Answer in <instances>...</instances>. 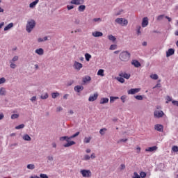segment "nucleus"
I'll list each match as a JSON object with an SVG mask.
<instances>
[{
    "instance_id": "09e8293b",
    "label": "nucleus",
    "mask_w": 178,
    "mask_h": 178,
    "mask_svg": "<svg viewBox=\"0 0 178 178\" xmlns=\"http://www.w3.org/2000/svg\"><path fill=\"white\" fill-rule=\"evenodd\" d=\"M146 176H147V173H145V172H140V177L141 178L146 177Z\"/></svg>"
},
{
    "instance_id": "c756f323",
    "label": "nucleus",
    "mask_w": 178,
    "mask_h": 178,
    "mask_svg": "<svg viewBox=\"0 0 178 178\" xmlns=\"http://www.w3.org/2000/svg\"><path fill=\"white\" fill-rule=\"evenodd\" d=\"M19 60V56H15L12 60H10V63H15V62H17Z\"/></svg>"
},
{
    "instance_id": "f704fd0d",
    "label": "nucleus",
    "mask_w": 178,
    "mask_h": 178,
    "mask_svg": "<svg viewBox=\"0 0 178 178\" xmlns=\"http://www.w3.org/2000/svg\"><path fill=\"white\" fill-rule=\"evenodd\" d=\"M59 92H53L51 93V98H53V99H55V98H56L57 97H59Z\"/></svg>"
},
{
    "instance_id": "4468645a",
    "label": "nucleus",
    "mask_w": 178,
    "mask_h": 178,
    "mask_svg": "<svg viewBox=\"0 0 178 178\" xmlns=\"http://www.w3.org/2000/svg\"><path fill=\"white\" fill-rule=\"evenodd\" d=\"M158 149V147L153 146L145 149L146 152H155Z\"/></svg>"
},
{
    "instance_id": "69168bd1",
    "label": "nucleus",
    "mask_w": 178,
    "mask_h": 178,
    "mask_svg": "<svg viewBox=\"0 0 178 178\" xmlns=\"http://www.w3.org/2000/svg\"><path fill=\"white\" fill-rule=\"evenodd\" d=\"M172 104H173V105H175V106H178V101L173 100L172 102Z\"/></svg>"
},
{
    "instance_id": "cd10ccee",
    "label": "nucleus",
    "mask_w": 178,
    "mask_h": 178,
    "mask_svg": "<svg viewBox=\"0 0 178 178\" xmlns=\"http://www.w3.org/2000/svg\"><path fill=\"white\" fill-rule=\"evenodd\" d=\"M150 79H152V80H158V79H159V76L156 74H152L150 75Z\"/></svg>"
},
{
    "instance_id": "e433bc0d",
    "label": "nucleus",
    "mask_w": 178,
    "mask_h": 178,
    "mask_svg": "<svg viewBox=\"0 0 178 178\" xmlns=\"http://www.w3.org/2000/svg\"><path fill=\"white\" fill-rule=\"evenodd\" d=\"M136 33L138 35H140L141 34V26H138L136 29Z\"/></svg>"
},
{
    "instance_id": "58836bf2",
    "label": "nucleus",
    "mask_w": 178,
    "mask_h": 178,
    "mask_svg": "<svg viewBox=\"0 0 178 178\" xmlns=\"http://www.w3.org/2000/svg\"><path fill=\"white\" fill-rule=\"evenodd\" d=\"M115 99H119V97H110L111 104H113V102H115Z\"/></svg>"
},
{
    "instance_id": "680f3d73",
    "label": "nucleus",
    "mask_w": 178,
    "mask_h": 178,
    "mask_svg": "<svg viewBox=\"0 0 178 178\" xmlns=\"http://www.w3.org/2000/svg\"><path fill=\"white\" fill-rule=\"evenodd\" d=\"M74 6H67V10H72V9H74Z\"/></svg>"
},
{
    "instance_id": "20e7f679",
    "label": "nucleus",
    "mask_w": 178,
    "mask_h": 178,
    "mask_svg": "<svg viewBox=\"0 0 178 178\" xmlns=\"http://www.w3.org/2000/svg\"><path fill=\"white\" fill-rule=\"evenodd\" d=\"M115 23L117 24H120V26H125L129 24V21H127L125 18H117L115 19Z\"/></svg>"
},
{
    "instance_id": "72a5a7b5",
    "label": "nucleus",
    "mask_w": 178,
    "mask_h": 178,
    "mask_svg": "<svg viewBox=\"0 0 178 178\" xmlns=\"http://www.w3.org/2000/svg\"><path fill=\"white\" fill-rule=\"evenodd\" d=\"M92 23H101V22H102V19L101 18H94L92 20Z\"/></svg>"
},
{
    "instance_id": "c03bdc74",
    "label": "nucleus",
    "mask_w": 178,
    "mask_h": 178,
    "mask_svg": "<svg viewBox=\"0 0 178 178\" xmlns=\"http://www.w3.org/2000/svg\"><path fill=\"white\" fill-rule=\"evenodd\" d=\"M48 97H49L48 93H45L44 95H42L40 98L41 99H48Z\"/></svg>"
},
{
    "instance_id": "2eb2a0df",
    "label": "nucleus",
    "mask_w": 178,
    "mask_h": 178,
    "mask_svg": "<svg viewBox=\"0 0 178 178\" xmlns=\"http://www.w3.org/2000/svg\"><path fill=\"white\" fill-rule=\"evenodd\" d=\"M154 129L157 131H160L162 132L163 131V125L162 124H156L154 125Z\"/></svg>"
},
{
    "instance_id": "f03ea898",
    "label": "nucleus",
    "mask_w": 178,
    "mask_h": 178,
    "mask_svg": "<svg viewBox=\"0 0 178 178\" xmlns=\"http://www.w3.org/2000/svg\"><path fill=\"white\" fill-rule=\"evenodd\" d=\"M34 27H35V20L33 19H29L26 25V31L28 33H31L34 30Z\"/></svg>"
},
{
    "instance_id": "dca6fc26",
    "label": "nucleus",
    "mask_w": 178,
    "mask_h": 178,
    "mask_svg": "<svg viewBox=\"0 0 178 178\" xmlns=\"http://www.w3.org/2000/svg\"><path fill=\"white\" fill-rule=\"evenodd\" d=\"M172 55H175V50L173 49H169L166 51V57L169 58V56H172Z\"/></svg>"
},
{
    "instance_id": "37998d69",
    "label": "nucleus",
    "mask_w": 178,
    "mask_h": 178,
    "mask_svg": "<svg viewBox=\"0 0 178 178\" xmlns=\"http://www.w3.org/2000/svg\"><path fill=\"white\" fill-rule=\"evenodd\" d=\"M10 67L11 69H16L17 67V65L15 64V63H10Z\"/></svg>"
},
{
    "instance_id": "ddd939ff",
    "label": "nucleus",
    "mask_w": 178,
    "mask_h": 178,
    "mask_svg": "<svg viewBox=\"0 0 178 178\" xmlns=\"http://www.w3.org/2000/svg\"><path fill=\"white\" fill-rule=\"evenodd\" d=\"M131 75L130 74H127L126 72H122L119 74L120 77H123L124 79H126L127 80H129L130 79V76Z\"/></svg>"
},
{
    "instance_id": "4c0bfd02",
    "label": "nucleus",
    "mask_w": 178,
    "mask_h": 178,
    "mask_svg": "<svg viewBox=\"0 0 178 178\" xmlns=\"http://www.w3.org/2000/svg\"><path fill=\"white\" fill-rule=\"evenodd\" d=\"M47 162L49 163V162H52L54 161V156H48L47 157Z\"/></svg>"
},
{
    "instance_id": "423d86ee",
    "label": "nucleus",
    "mask_w": 178,
    "mask_h": 178,
    "mask_svg": "<svg viewBox=\"0 0 178 178\" xmlns=\"http://www.w3.org/2000/svg\"><path fill=\"white\" fill-rule=\"evenodd\" d=\"M80 172L82 175L83 177L90 178L91 177V176H92V173L90 170H81Z\"/></svg>"
},
{
    "instance_id": "f257e3e1",
    "label": "nucleus",
    "mask_w": 178,
    "mask_h": 178,
    "mask_svg": "<svg viewBox=\"0 0 178 178\" xmlns=\"http://www.w3.org/2000/svg\"><path fill=\"white\" fill-rule=\"evenodd\" d=\"M80 134V132L78 131L76 134H74V135L71 136H62L60 138V141H66L67 143L64 144L63 147H65V148H69V147H72V145H74V144H76V142L71 140L72 138H74L76 137H77V136H79Z\"/></svg>"
},
{
    "instance_id": "9d476101",
    "label": "nucleus",
    "mask_w": 178,
    "mask_h": 178,
    "mask_svg": "<svg viewBox=\"0 0 178 178\" xmlns=\"http://www.w3.org/2000/svg\"><path fill=\"white\" fill-rule=\"evenodd\" d=\"M82 81L83 83V85L90 83V81H91V76L88 75L84 76L82 78Z\"/></svg>"
},
{
    "instance_id": "8fccbe9b",
    "label": "nucleus",
    "mask_w": 178,
    "mask_h": 178,
    "mask_svg": "<svg viewBox=\"0 0 178 178\" xmlns=\"http://www.w3.org/2000/svg\"><path fill=\"white\" fill-rule=\"evenodd\" d=\"M123 13V10L121 9L118 12L115 13V16H120V15H122Z\"/></svg>"
},
{
    "instance_id": "052dcab7",
    "label": "nucleus",
    "mask_w": 178,
    "mask_h": 178,
    "mask_svg": "<svg viewBox=\"0 0 178 178\" xmlns=\"http://www.w3.org/2000/svg\"><path fill=\"white\" fill-rule=\"evenodd\" d=\"M62 111H63V108H62V106L57 107L56 112H62Z\"/></svg>"
},
{
    "instance_id": "f3484780",
    "label": "nucleus",
    "mask_w": 178,
    "mask_h": 178,
    "mask_svg": "<svg viewBox=\"0 0 178 178\" xmlns=\"http://www.w3.org/2000/svg\"><path fill=\"white\" fill-rule=\"evenodd\" d=\"M92 35L93 37H102V35H104V33H102V32H99V31H95L92 33Z\"/></svg>"
},
{
    "instance_id": "338daca9",
    "label": "nucleus",
    "mask_w": 178,
    "mask_h": 178,
    "mask_svg": "<svg viewBox=\"0 0 178 178\" xmlns=\"http://www.w3.org/2000/svg\"><path fill=\"white\" fill-rule=\"evenodd\" d=\"M73 83H74V81L71 80V81L67 82V86H72V84H73Z\"/></svg>"
},
{
    "instance_id": "7ed1b4c3",
    "label": "nucleus",
    "mask_w": 178,
    "mask_h": 178,
    "mask_svg": "<svg viewBox=\"0 0 178 178\" xmlns=\"http://www.w3.org/2000/svg\"><path fill=\"white\" fill-rule=\"evenodd\" d=\"M130 52L128 51H122L120 54V59L122 62H128V60L130 59Z\"/></svg>"
},
{
    "instance_id": "bf43d9fd",
    "label": "nucleus",
    "mask_w": 178,
    "mask_h": 178,
    "mask_svg": "<svg viewBox=\"0 0 178 178\" xmlns=\"http://www.w3.org/2000/svg\"><path fill=\"white\" fill-rule=\"evenodd\" d=\"M90 157V159H95L97 158V156H95V153H92Z\"/></svg>"
},
{
    "instance_id": "a18cd8bd",
    "label": "nucleus",
    "mask_w": 178,
    "mask_h": 178,
    "mask_svg": "<svg viewBox=\"0 0 178 178\" xmlns=\"http://www.w3.org/2000/svg\"><path fill=\"white\" fill-rule=\"evenodd\" d=\"M127 98V96H126V95H122L120 97V99H121L122 102H123V104H124L126 102V99Z\"/></svg>"
},
{
    "instance_id": "13d9d810",
    "label": "nucleus",
    "mask_w": 178,
    "mask_h": 178,
    "mask_svg": "<svg viewBox=\"0 0 178 178\" xmlns=\"http://www.w3.org/2000/svg\"><path fill=\"white\" fill-rule=\"evenodd\" d=\"M39 177L40 178H48V175H47V174H40Z\"/></svg>"
},
{
    "instance_id": "9b49d317",
    "label": "nucleus",
    "mask_w": 178,
    "mask_h": 178,
    "mask_svg": "<svg viewBox=\"0 0 178 178\" xmlns=\"http://www.w3.org/2000/svg\"><path fill=\"white\" fill-rule=\"evenodd\" d=\"M149 24L148 17H145L142 19V27L145 28Z\"/></svg>"
},
{
    "instance_id": "79ce46f5",
    "label": "nucleus",
    "mask_w": 178,
    "mask_h": 178,
    "mask_svg": "<svg viewBox=\"0 0 178 178\" xmlns=\"http://www.w3.org/2000/svg\"><path fill=\"white\" fill-rule=\"evenodd\" d=\"M116 48H118V46H117L116 44H111V45L110 46L109 49H110L111 51H115V49H116Z\"/></svg>"
},
{
    "instance_id": "864d4df0",
    "label": "nucleus",
    "mask_w": 178,
    "mask_h": 178,
    "mask_svg": "<svg viewBox=\"0 0 178 178\" xmlns=\"http://www.w3.org/2000/svg\"><path fill=\"white\" fill-rule=\"evenodd\" d=\"M172 151H173V152H178V147L177 146H173L172 147Z\"/></svg>"
},
{
    "instance_id": "e2e57ef3",
    "label": "nucleus",
    "mask_w": 178,
    "mask_h": 178,
    "mask_svg": "<svg viewBox=\"0 0 178 178\" xmlns=\"http://www.w3.org/2000/svg\"><path fill=\"white\" fill-rule=\"evenodd\" d=\"M120 170H124V169H126V165L124 164H121L120 166Z\"/></svg>"
},
{
    "instance_id": "393cba45",
    "label": "nucleus",
    "mask_w": 178,
    "mask_h": 178,
    "mask_svg": "<svg viewBox=\"0 0 178 178\" xmlns=\"http://www.w3.org/2000/svg\"><path fill=\"white\" fill-rule=\"evenodd\" d=\"M22 138L25 141H31V137H30V136H29L28 134L24 135Z\"/></svg>"
},
{
    "instance_id": "c85d7f7f",
    "label": "nucleus",
    "mask_w": 178,
    "mask_h": 178,
    "mask_svg": "<svg viewBox=\"0 0 178 178\" xmlns=\"http://www.w3.org/2000/svg\"><path fill=\"white\" fill-rule=\"evenodd\" d=\"M108 38L110 41H113V42H115V41H116V38L113 36V35H108Z\"/></svg>"
},
{
    "instance_id": "49530a36",
    "label": "nucleus",
    "mask_w": 178,
    "mask_h": 178,
    "mask_svg": "<svg viewBox=\"0 0 178 178\" xmlns=\"http://www.w3.org/2000/svg\"><path fill=\"white\" fill-rule=\"evenodd\" d=\"M105 131H106V128L101 129L99 131V134H101V136H104V134H105Z\"/></svg>"
},
{
    "instance_id": "b1692460",
    "label": "nucleus",
    "mask_w": 178,
    "mask_h": 178,
    "mask_svg": "<svg viewBox=\"0 0 178 178\" xmlns=\"http://www.w3.org/2000/svg\"><path fill=\"white\" fill-rule=\"evenodd\" d=\"M84 10H86V6L81 4L79 7H78V11L79 12H84Z\"/></svg>"
},
{
    "instance_id": "a19ab883",
    "label": "nucleus",
    "mask_w": 178,
    "mask_h": 178,
    "mask_svg": "<svg viewBox=\"0 0 178 178\" xmlns=\"http://www.w3.org/2000/svg\"><path fill=\"white\" fill-rule=\"evenodd\" d=\"M16 130H20V129H24V124H21L17 127H15Z\"/></svg>"
},
{
    "instance_id": "bb28decb",
    "label": "nucleus",
    "mask_w": 178,
    "mask_h": 178,
    "mask_svg": "<svg viewBox=\"0 0 178 178\" xmlns=\"http://www.w3.org/2000/svg\"><path fill=\"white\" fill-rule=\"evenodd\" d=\"M26 168L30 170H34V169H35V165L34 164H28L26 165Z\"/></svg>"
},
{
    "instance_id": "2f4dec72",
    "label": "nucleus",
    "mask_w": 178,
    "mask_h": 178,
    "mask_svg": "<svg viewBox=\"0 0 178 178\" xmlns=\"http://www.w3.org/2000/svg\"><path fill=\"white\" fill-rule=\"evenodd\" d=\"M91 141V137H85L83 139V143L85 144H88Z\"/></svg>"
},
{
    "instance_id": "f8f14e48",
    "label": "nucleus",
    "mask_w": 178,
    "mask_h": 178,
    "mask_svg": "<svg viewBox=\"0 0 178 178\" xmlns=\"http://www.w3.org/2000/svg\"><path fill=\"white\" fill-rule=\"evenodd\" d=\"M70 3H72V5H83L84 0H72Z\"/></svg>"
},
{
    "instance_id": "3c124183",
    "label": "nucleus",
    "mask_w": 178,
    "mask_h": 178,
    "mask_svg": "<svg viewBox=\"0 0 178 178\" xmlns=\"http://www.w3.org/2000/svg\"><path fill=\"white\" fill-rule=\"evenodd\" d=\"M136 99H138V101H143V97L141 95H136L135 96Z\"/></svg>"
},
{
    "instance_id": "a211bd4d",
    "label": "nucleus",
    "mask_w": 178,
    "mask_h": 178,
    "mask_svg": "<svg viewBox=\"0 0 178 178\" xmlns=\"http://www.w3.org/2000/svg\"><path fill=\"white\" fill-rule=\"evenodd\" d=\"M84 90V87L83 86H76L74 87V91L76 92H80L81 91H83Z\"/></svg>"
},
{
    "instance_id": "6e6d98bb",
    "label": "nucleus",
    "mask_w": 178,
    "mask_h": 178,
    "mask_svg": "<svg viewBox=\"0 0 178 178\" xmlns=\"http://www.w3.org/2000/svg\"><path fill=\"white\" fill-rule=\"evenodd\" d=\"M19 118V114H13L11 115V119H17Z\"/></svg>"
},
{
    "instance_id": "603ef678",
    "label": "nucleus",
    "mask_w": 178,
    "mask_h": 178,
    "mask_svg": "<svg viewBox=\"0 0 178 178\" xmlns=\"http://www.w3.org/2000/svg\"><path fill=\"white\" fill-rule=\"evenodd\" d=\"M6 83V79L4 77L0 78V84H3Z\"/></svg>"
},
{
    "instance_id": "412c9836",
    "label": "nucleus",
    "mask_w": 178,
    "mask_h": 178,
    "mask_svg": "<svg viewBox=\"0 0 178 178\" xmlns=\"http://www.w3.org/2000/svg\"><path fill=\"white\" fill-rule=\"evenodd\" d=\"M13 22L8 24L6 27H4V31H9L10 29H13Z\"/></svg>"
},
{
    "instance_id": "5701e85b",
    "label": "nucleus",
    "mask_w": 178,
    "mask_h": 178,
    "mask_svg": "<svg viewBox=\"0 0 178 178\" xmlns=\"http://www.w3.org/2000/svg\"><path fill=\"white\" fill-rule=\"evenodd\" d=\"M38 2H40V0H35L33 2L29 4V8H35V6L37 5V3H38Z\"/></svg>"
},
{
    "instance_id": "a878e982",
    "label": "nucleus",
    "mask_w": 178,
    "mask_h": 178,
    "mask_svg": "<svg viewBox=\"0 0 178 178\" xmlns=\"http://www.w3.org/2000/svg\"><path fill=\"white\" fill-rule=\"evenodd\" d=\"M0 95H6V89L5 88H0Z\"/></svg>"
},
{
    "instance_id": "473e14b6",
    "label": "nucleus",
    "mask_w": 178,
    "mask_h": 178,
    "mask_svg": "<svg viewBox=\"0 0 178 178\" xmlns=\"http://www.w3.org/2000/svg\"><path fill=\"white\" fill-rule=\"evenodd\" d=\"M97 76H101L102 77H104V76H105V74H104V70H99L97 72Z\"/></svg>"
},
{
    "instance_id": "39448f33",
    "label": "nucleus",
    "mask_w": 178,
    "mask_h": 178,
    "mask_svg": "<svg viewBox=\"0 0 178 178\" xmlns=\"http://www.w3.org/2000/svg\"><path fill=\"white\" fill-rule=\"evenodd\" d=\"M165 116V113H163V111H161V110H156L154 111V117L156 118V119H161V118H163Z\"/></svg>"
},
{
    "instance_id": "4be33fe9",
    "label": "nucleus",
    "mask_w": 178,
    "mask_h": 178,
    "mask_svg": "<svg viewBox=\"0 0 178 178\" xmlns=\"http://www.w3.org/2000/svg\"><path fill=\"white\" fill-rule=\"evenodd\" d=\"M131 65H133L134 66H135V67H140V66H141V64H140V62H138V60H132Z\"/></svg>"
},
{
    "instance_id": "6ab92c4d",
    "label": "nucleus",
    "mask_w": 178,
    "mask_h": 178,
    "mask_svg": "<svg viewBox=\"0 0 178 178\" xmlns=\"http://www.w3.org/2000/svg\"><path fill=\"white\" fill-rule=\"evenodd\" d=\"M35 54H37L38 55H40V56L44 55V49L42 48H39V49H37L35 51Z\"/></svg>"
},
{
    "instance_id": "0e129e2a",
    "label": "nucleus",
    "mask_w": 178,
    "mask_h": 178,
    "mask_svg": "<svg viewBox=\"0 0 178 178\" xmlns=\"http://www.w3.org/2000/svg\"><path fill=\"white\" fill-rule=\"evenodd\" d=\"M18 144L17 143H12L10 145V148H15V147H17Z\"/></svg>"
},
{
    "instance_id": "de8ad7c7",
    "label": "nucleus",
    "mask_w": 178,
    "mask_h": 178,
    "mask_svg": "<svg viewBox=\"0 0 178 178\" xmlns=\"http://www.w3.org/2000/svg\"><path fill=\"white\" fill-rule=\"evenodd\" d=\"M90 155L88 154H86L83 156V161H90Z\"/></svg>"
},
{
    "instance_id": "774afa93",
    "label": "nucleus",
    "mask_w": 178,
    "mask_h": 178,
    "mask_svg": "<svg viewBox=\"0 0 178 178\" xmlns=\"http://www.w3.org/2000/svg\"><path fill=\"white\" fill-rule=\"evenodd\" d=\"M29 178H40V177H38V176L36 175H31Z\"/></svg>"
},
{
    "instance_id": "6e6552de",
    "label": "nucleus",
    "mask_w": 178,
    "mask_h": 178,
    "mask_svg": "<svg viewBox=\"0 0 178 178\" xmlns=\"http://www.w3.org/2000/svg\"><path fill=\"white\" fill-rule=\"evenodd\" d=\"M98 98V93H94L93 95H90L89 98H88V101L89 102H94V101H97Z\"/></svg>"
},
{
    "instance_id": "0eeeda50",
    "label": "nucleus",
    "mask_w": 178,
    "mask_h": 178,
    "mask_svg": "<svg viewBox=\"0 0 178 178\" xmlns=\"http://www.w3.org/2000/svg\"><path fill=\"white\" fill-rule=\"evenodd\" d=\"M73 67L74 69H75V70H77L79 72V70H81V69H83V64L77 61H74Z\"/></svg>"
},
{
    "instance_id": "c9c22d12",
    "label": "nucleus",
    "mask_w": 178,
    "mask_h": 178,
    "mask_svg": "<svg viewBox=\"0 0 178 178\" xmlns=\"http://www.w3.org/2000/svg\"><path fill=\"white\" fill-rule=\"evenodd\" d=\"M115 79L120 83H124V78H123L122 76L121 77H116Z\"/></svg>"
},
{
    "instance_id": "5fc2aeb1",
    "label": "nucleus",
    "mask_w": 178,
    "mask_h": 178,
    "mask_svg": "<svg viewBox=\"0 0 178 178\" xmlns=\"http://www.w3.org/2000/svg\"><path fill=\"white\" fill-rule=\"evenodd\" d=\"M74 24H80V19L75 18L74 21Z\"/></svg>"
},
{
    "instance_id": "1a4fd4ad",
    "label": "nucleus",
    "mask_w": 178,
    "mask_h": 178,
    "mask_svg": "<svg viewBox=\"0 0 178 178\" xmlns=\"http://www.w3.org/2000/svg\"><path fill=\"white\" fill-rule=\"evenodd\" d=\"M141 89L140 88H132L127 91L129 95H134V94H137V92H140Z\"/></svg>"
},
{
    "instance_id": "ea45409f",
    "label": "nucleus",
    "mask_w": 178,
    "mask_h": 178,
    "mask_svg": "<svg viewBox=\"0 0 178 178\" xmlns=\"http://www.w3.org/2000/svg\"><path fill=\"white\" fill-rule=\"evenodd\" d=\"M163 17H165V15H161L157 17L156 19L158 22H161V20H163Z\"/></svg>"
},
{
    "instance_id": "7c9ffc66",
    "label": "nucleus",
    "mask_w": 178,
    "mask_h": 178,
    "mask_svg": "<svg viewBox=\"0 0 178 178\" xmlns=\"http://www.w3.org/2000/svg\"><path fill=\"white\" fill-rule=\"evenodd\" d=\"M91 58H92V56H91V55H90V54L86 53V54H85V58H86V60L87 62H90V59H91Z\"/></svg>"
},
{
    "instance_id": "4d7b16f0",
    "label": "nucleus",
    "mask_w": 178,
    "mask_h": 178,
    "mask_svg": "<svg viewBox=\"0 0 178 178\" xmlns=\"http://www.w3.org/2000/svg\"><path fill=\"white\" fill-rule=\"evenodd\" d=\"M30 101H31V102H35V101H37V97L36 96H33L30 99Z\"/></svg>"
},
{
    "instance_id": "aec40b11",
    "label": "nucleus",
    "mask_w": 178,
    "mask_h": 178,
    "mask_svg": "<svg viewBox=\"0 0 178 178\" xmlns=\"http://www.w3.org/2000/svg\"><path fill=\"white\" fill-rule=\"evenodd\" d=\"M109 102V99L106 97H103L100 99L101 105H104L105 104H108Z\"/></svg>"
}]
</instances>
